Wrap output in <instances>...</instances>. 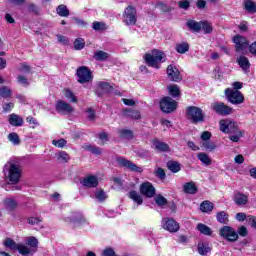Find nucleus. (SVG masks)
I'll use <instances>...</instances> for the list:
<instances>
[{"label":"nucleus","mask_w":256,"mask_h":256,"mask_svg":"<svg viewBox=\"0 0 256 256\" xmlns=\"http://www.w3.org/2000/svg\"><path fill=\"white\" fill-rule=\"evenodd\" d=\"M3 173L6 181L12 185H17L23 176V167L17 162L9 161L3 167Z\"/></svg>","instance_id":"1"},{"label":"nucleus","mask_w":256,"mask_h":256,"mask_svg":"<svg viewBox=\"0 0 256 256\" xmlns=\"http://www.w3.org/2000/svg\"><path fill=\"white\" fill-rule=\"evenodd\" d=\"M165 53L159 50H152L151 54L144 55V61L148 67H153L154 69H161V63H163V58Z\"/></svg>","instance_id":"2"},{"label":"nucleus","mask_w":256,"mask_h":256,"mask_svg":"<svg viewBox=\"0 0 256 256\" xmlns=\"http://www.w3.org/2000/svg\"><path fill=\"white\" fill-rule=\"evenodd\" d=\"M187 118L191 123L197 125V123H205V114H203V109L197 106H189L186 109Z\"/></svg>","instance_id":"3"},{"label":"nucleus","mask_w":256,"mask_h":256,"mask_svg":"<svg viewBox=\"0 0 256 256\" xmlns=\"http://www.w3.org/2000/svg\"><path fill=\"white\" fill-rule=\"evenodd\" d=\"M225 95L227 101L232 105H241L242 103H245V96H243V93H241L239 90L227 88L225 90Z\"/></svg>","instance_id":"4"},{"label":"nucleus","mask_w":256,"mask_h":256,"mask_svg":"<svg viewBox=\"0 0 256 256\" xmlns=\"http://www.w3.org/2000/svg\"><path fill=\"white\" fill-rule=\"evenodd\" d=\"M210 109L214 111L217 115H221L222 117H227V115H232L233 108L231 106L226 105L223 102H213L210 105Z\"/></svg>","instance_id":"5"},{"label":"nucleus","mask_w":256,"mask_h":256,"mask_svg":"<svg viewBox=\"0 0 256 256\" xmlns=\"http://www.w3.org/2000/svg\"><path fill=\"white\" fill-rule=\"evenodd\" d=\"M76 75L78 77V83H90L93 81V73L87 66L78 67L76 70Z\"/></svg>","instance_id":"6"},{"label":"nucleus","mask_w":256,"mask_h":256,"mask_svg":"<svg viewBox=\"0 0 256 256\" xmlns=\"http://www.w3.org/2000/svg\"><path fill=\"white\" fill-rule=\"evenodd\" d=\"M116 163H118L119 167H123L124 169H128V171H132L133 173H143V168L141 166H137V164L127 160L124 157H117Z\"/></svg>","instance_id":"7"},{"label":"nucleus","mask_w":256,"mask_h":256,"mask_svg":"<svg viewBox=\"0 0 256 256\" xmlns=\"http://www.w3.org/2000/svg\"><path fill=\"white\" fill-rule=\"evenodd\" d=\"M219 235L220 237H223V239H226V241H229L230 243H235V241L239 239V234L231 226L222 227L220 229Z\"/></svg>","instance_id":"8"},{"label":"nucleus","mask_w":256,"mask_h":256,"mask_svg":"<svg viewBox=\"0 0 256 256\" xmlns=\"http://www.w3.org/2000/svg\"><path fill=\"white\" fill-rule=\"evenodd\" d=\"M160 108L163 113H173L177 109V102L173 98L167 96L160 101Z\"/></svg>","instance_id":"9"},{"label":"nucleus","mask_w":256,"mask_h":256,"mask_svg":"<svg viewBox=\"0 0 256 256\" xmlns=\"http://www.w3.org/2000/svg\"><path fill=\"white\" fill-rule=\"evenodd\" d=\"M123 17H124L123 22L126 25H135V23H137V10H135L133 6H128L124 10Z\"/></svg>","instance_id":"10"},{"label":"nucleus","mask_w":256,"mask_h":256,"mask_svg":"<svg viewBox=\"0 0 256 256\" xmlns=\"http://www.w3.org/2000/svg\"><path fill=\"white\" fill-rule=\"evenodd\" d=\"M220 131H222V133H237V131L240 130L236 122L230 120H221Z\"/></svg>","instance_id":"11"},{"label":"nucleus","mask_w":256,"mask_h":256,"mask_svg":"<svg viewBox=\"0 0 256 256\" xmlns=\"http://www.w3.org/2000/svg\"><path fill=\"white\" fill-rule=\"evenodd\" d=\"M162 227L165 229V231H169V233H177V231L180 229L178 222L173 218L162 219Z\"/></svg>","instance_id":"12"},{"label":"nucleus","mask_w":256,"mask_h":256,"mask_svg":"<svg viewBox=\"0 0 256 256\" xmlns=\"http://www.w3.org/2000/svg\"><path fill=\"white\" fill-rule=\"evenodd\" d=\"M140 193L144 197L151 199V198L155 197L156 190L151 182H143L140 185Z\"/></svg>","instance_id":"13"},{"label":"nucleus","mask_w":256,"mask_h":256,"mask_svg":"<svg viewBox=\"0 0 256 256\" xmlns=\"http://www.w3.org/2000/svg\"><path fill=\"white\" fill-rule=\"evenodd\" d=\"M55 110L61 115H69V113H73L74 111L73 106L63 100H58L56 102Z\"/></svg>","instance_id":"14"},{"label":"nucleus","mask_w":256,"mask_h":256,"mask_svg":"<svg viewBox=\"0 0 256 256\" xmlns=\"http://www.w3.org/2000/svg\"><path fill=\"white\" fill-rule=\"evenodd\" d=\"M233 42L235 43L237 53H240V51H245V49L249 47V40L241 35L234 36Z\"/></svg>","instance_id":"15"},{"label":"nucleus","mask_w":256,"mask_h":256,"mask_svg":"<svg viewBox=\"0 0 256 256\" xmlns=\"http://www.w3.org/2000/svg\"><path fill=\"white\" fill-rule=\"evenodd\" d=\"M66 223H74V225H86L87 219L80 212H75L71 217L65 218Z\"/></svg>","instance_id":"16"},{"label":"nucleus","mask_w":256,"mask_h":256,"mask_svg":"<svg viewBox=\"0 0 256 256\" xmlns=\"http://www.w3.org/2000/svg\"><path fill=\"white\" fill-rule=\"evenodd\" d=\"M167 75L170 81L179 82L181 81V72H179V69L173 65H169L167 67Z\"/></svg>","instance_id":"17"},{"label":"nucleus","mask_w":256,"mask_h":256,"mask_svg":"<svg viewBox=\"0 0 256 256\" xmlns=\"http://www.w3.org/2000/svg\"><path fill=\"white\" fill-rule=\"evenodd\" d=\"M152 144L154 146V149L156 151H159L160 153H169V151H171V147H169V144L161 142L157 139L153 140Z\"/></svg>","instance_id":"18"},{"label":"nucleus","mask_w":256,"mask_h":256,"mask_svg":"<svg viewBox=\"0 0 256 256\" xmlns=\"http://www.w3.org/2000/svg\"><path fill=\"white\" fill-rule=\"evenodd\" d=\"M81 184L84 187H88L89 189H91L99 185V180L97 179V176H87L83 179V181H81Z\"/></svg>","instance_id":"19"},{"label":"nucleus","mask_w":256,"mask_h":256,"mask_svg":"<svg viewBox=\"0 0 256 256\" xmlns=\"http://www.w3.org/2000/svg\"><path fill=\"white\" fill-rule=\"evenodd\" d=\"M8 123L12 125V127H23V117L17 114H10L8 118Z\"/></svg>","instance_id":"20"},{"label":"nucleus","mask_w":256,"mask_h":256,"mask_svg":"<svg viewBox=\"0 0 256 256\" xmlns=\"http://www.w3.org/2000/svg\"><path fill=\"white\" fill-rule=\"evenodd\" d=\"M238 65L242 68L244 73H249V69H251V63L249 62V58L245 56H240L237 59Z\"/></svg>","instance_id":"21"},{"label":"nucleus","mask_w":256,"mask_h":256,"mask_svg":"<svg viewBox=\"0 0 256 256\" xmlns=\"http://www.w3.org/2000/svg\"><path fill=\"white\" fill-rule=\"evenodd\" d=\"M3 205L5 209H7V211H15L19 204L17 203V200H15V198L8 197L3 200Z\"/></svg>","instance_id":"22"},{"label":"nucleus","mask_w":256,"mask_h":256,"mask_svg":"<svg viewBox=\"0 0 256 256\" xmlns=\"http://www.w3.org/2000/svg\"><path fill=\"white\" fill-rule=\"evenodd\" d=\"M201 23L202 21L197 22L195 20H188L186 23V27H188V29L192 31V33H200Z\"/></svg>","instance_id":"23"},{"label":"nucleus","mask_w":256,"mask_h":256,"mask_svg":"<svg viewBox=\"0 0 256 256\" xmlns=\"http://www.w3.org/2000/svg\"><path fill=\"white\" fill-rule=\"evenodd\" d=\"M124 117H129L130 119H141V112L139 110H134L131 108H126L123 110Z\"/></svg>","instance_id":"24"},{"label":"nucleus","mask_w":256,"mask_h":256,"mask_svg":"<svg viewBox=\"0 0 256 256\" xmlns=\"http://www.w3.org/2000/svg\"><path fill=\"white\" fill-rule=\"evenodd\" d=\"M16 251H18L20 255H23V256L34 255L35 253L34 249H30L29 246H26L25 244H18Z\"/></svg>","instance_id":"25"},{"label":"nucleus","mask_w":256,"mask_h":256,"mask_svg":"<svg viewBox=\"0 0 256 256\" xmlns=\"http://www.w3.org/2000/svg\"><path fill=\"white\" fill-rule=\"evenodd\" d=\"M247 201H248V197L247 195L238 192L234 195V203H236V205H247Z\"/></svg>","instance_id":"26"},{"label":"nucleus","mask_w":256,"mask_h":256,"mask_svg":"<svg viewBox=\"0 0 256 256\" xmlns=\"http://www.w3.org/2000/svg\"><path fill=\"white\" fill-rule=\"evenodd\" d=\"M211 245L207 242L198 243V253L199 255H207V253H211Z\"/></svg>","instance_id":"27"},{"label":"nucleus","mask_w":256,"mask_h":256,"mask_svg":"<svg viewBox=\"0 0 256 256\" xmlns=\"http://www.w3.org/2000/svg\"><path fill=\"white\" fill-rule=\"evenodd\" d=\"M97 85L98 88L96 90V93H99V91H102V93H111V91H113V86H111L107 82H98Z\"/></svg>","instance_id":"28"},{"label":"nucleus","mask_w":256,"mask_h":256,"mask_svg":"<svg viewBox=\"0 0 256 256\" xmlns=\"http://www.w3.org/2000/svg\"><path fill=\"white\" fill-rule=\"evenodd\" d=\"M184 193H188L189 195H195L197 193V186L195 182H187L183 186Z\"/></svg>","instance_id":"29"},{"label":"nucleus","mask_w":256,"mask_h":256,"mask_svg":"<svg viewBox=\"0 0 256 256\" xmlns=\"http://www.w3.org/2000/svg\"><path fill=\"white\" fill-rule=\"evenodd\" d=\"M214 207L215 205L212 202L206 200L200 204V211H202V213H211Z\"/></svg>","instance_id":"30"},{"label":"nucleus","mask_w":256,"mask_h":256,"mask_svg":"<svg viewBox=\"0 0 256 256\" xmlns=\"http://www.w3.org/2000/svg\"><path fill=\"white\" fill-rule=\"evenodd\" d=\"M93 59H95V61H107V59H109V53L98 50L94 53Z\"/></svg>","instance_id":"31"},{"label":"nucleus","mask_w":256,"mask_h":256,"mask_svg":"<svg viewBox=\"0 0 256 256\" xmlns=\"http://www.w3.org/2000/svg\"><path fill=\"white\" fill-rule=\"evenodd\" d=\"M201 30L205 35H211L213 33V24L207 20L201 22Z\"/></svg>","instance_id":"32"},{"label":"nucleus","mask_w":256,"mask_h":256,"mask_svg":"<svg viewBox=\"0 0 256 256\" xmlns=\"http://www.w3.org/2000/svg\"><path fill=\"white\" fill-rule=\"evenodd\" d=\"M216 219L218 223H222L223 225H227L229 223V214L225 211L218 212L216 214Z\"/></svg>","instance_id":"33"},{"label":"nucleus","mask_w":256,"mask_h":256,"mask_svg":"<svg viewBox=\"0 0 256 256\" xmlns=\"http://www.w3.org/2000/svg\"><path fill=\"white\" fill-rule=\"evenodd\" d=\"M56 13L60 17H69V15H70L69 8H67V5H65V4L59 5L56 8Z\"/></svg>","instance_id":"34"},{"label":"nucleus","mask_w":256,"mask_h":256,"mask_svg":"<svg viewBox=\"0 0 256 256\" xmlns=\"http://www.w3.org/2000/svg\"><path fill=\"white\" fill-rule=\"evenodd\" d=\"M129 197L134 201V203H137V205H143V197H141L137 191H130Z\"/></svg>","instance_id":"35"},{"label":"nucleus","mask_w":256,"mask_h":256,"mask_svg":"<svg viewBox=\"0 0 256 256\" xmlns=\"http://www.w3.org/2000/svg\"><path fill=\"white\" fill-rule=\"evenodd\" d=\"M118 135L122 139H127L128 141H130L134 137L133 136V131L128 130V129H120V130H118Z\"/></svg>","instance_id":"36"},{"label":"nucleus","mask_w":256,"mask_h":256,"mask_svg":"<svg viewBox=\"0 0 256 256\" xmlns=\"http://www.w3.org/2000/svg\"><path fill=\"white\" fill-rule=\"evenodd\" d=\"M197 229L202 235H213V230L211 228L203 223H199L197 225Z\"/></svg>","instance_id":"37"},{"label":"nucleus","mask_w":256,"mask_h":256,"mask_svg":"<svg viewBox=\"0 0 256 256\" xmlns=\"http://www.w3.org/2000/svg\"><path fill=\"white\" fill-rule=\"evenodd\" d=\"M12 95H13V91L10 90L9 87L7 86L0 87V97H2V99H10Z\"/></svg>","instance_id":"38"},{"label":"nucleus","mask_w":256,"mask_h":256,"mask_svg":"<svg viewBox=\"0 0 256 256\" xmlns=\"http://www.w3.org/2000/svg\"><path fill=\"white\" fill-rule=\"evenodd\" d=\"M167 168L172 173H179V171H181V164H179V162L169 161L167 163Z\"/></svg>","instance_id":"39"},{"label":"nucleus","mask_w":256,"mask_h":256,"mask_svg":"<svg viewBox=\"0 0 256 256\" xmlns=\"http://www.w3.org/2000/svg\"><path fill=\"white\" fill-rule=\"evenodd\" d=\"M26 245L29 246L30 249L34 250V253H37V247L39 246V240L35 237H29L27 239Z\"/></svg>","instance_id":"40"},{"label":"nucleus","mask_w":256,"mask_h":256,"mask_svg":"<svg viewBox=\"0 0 256 256\" xmlns=\"http://www.w3.org/2000/svg\"><path fill=\"white\" fill-rule=\"evenodd\" d=\"M176 51L177 53H180V55H183L189 51V43L187 42H182L176 44Z\"/></svg>","instance_id":"41"},{"label":"nucleus","mask_w":256,"mask_h":256,"mask_svg":"<svg viewBox=\"0 0 256 256\" xmlns=\"http://www.w3.org/2000/svg\"><path fill=\"white\" fill-rule=\"evenodd\" d=\"M197 157H198L199 161H201V163H203V165H207V166L211 165V158L206 153L200 152L197 154Z\"/></svg>","instance_id":"42"},{"label":"nucleus","mask_w":256,"mask_h":256,"mask_svg":"<svg viewBox=\"0 0 256 256\" xmlns=\"http://www.w3.org/2000/svg\"><path fill=\"white\" fill-rule=\"evenodd\" d=\"M168 93L171 95V97H179L181 95V90L179 89V86L177 85H170L167 87Z\"/></svg>","instance_id":"43"},{"label":"nucleus","mask_w":256,"mask_h":256,"mask_svg":"<svg viewBox=\"0 0 256 256\" xmlns=\"http://www.w3.org/2000/svg\"><path fill=\"white\" fill-rule=\"evenodd\" d=\"M8 141H10V143L12 145H20V143H21L19 134L15 133V132H11L10 134H8Z\"/></svg>","instance_id":"44"},{"label":"nucleus","mask_w":256,"mask_h":256,"mask_svg":"<svg viewBox=\"0 0 256 256\" xmlns=\"http://www.w3.org/2000/svg\"><path fill=\"white\" fill-rule=\"evenodd\" d=\"M83 149L85 151H90V153H93V155H101L102 150L100 147L93 146V145H84Z\"/></svg>","instance_id":"45"},{"label":"nucleus","mask_w":256,"mask_h":256,"mask_svg":"<svg viewBox=\"0 0 256 256\" xmlns=\"http://www.w3.org/2000/svg\"><path fill=\"white\" fill-rule=\"evenodd\" d=\"M244 7L248 13H256V4L252 0H246Z\"/></svg>","instance_id":"46"},{"label":"nucleus","mask_w":256,"mask_h":256,"mask_svg":"<svg viewBox=\"0 0 256 256\" xmlns=\"http://www.w3.org/2000/svg\"><path fill=\"white\" fill-rule=\"evenodd\" d=\"M202 147H204V149H206V151H215V149H217V144H215V142L208 140L206 142H202Z\"/></svg>","instance_id":"47"},{"label":"nucleus","mask_w":256,"mask_h":256,"mask_svg":"<svg viewBox=\"0 0 256 256\" xmlns=\"http://www.w3.org/2000/svg\"><path fill=\"white\" fill-rule=\"evenodd\" d=\"M4 245L11 249L12 251H17V247H19V244H16V242H14L11 238H7L4 241Z\"/></svg>","instance_id":"48"},{"label":"nucleus","mask_w":256,"mask_h":256,"mask_svg":"<svg viewBox=\"0 0 256 256\" xmlns=\"http://www.w3.org/2000/svg\"><path fill=\"white\" fill-rule=\"evenodd\" d=\"M85 47V40L78 38L74 41V49L76 51H81Z\"/></svg>","instance_id":"49"},{"label":"nucleus","mask_w":256,"mask_h":256,"mask_svg":"<svg viewBox=\"0 0 256 256\" xmlns=\"http://www.w3.org/2000/svg\"><path fill=\"white\" fill-rule=\"evenodd\" d=\"M154 200H155L156 205H158V207H163L167 204V200L162 195L156 196L154 198Z\"/></svg>","instance_id":"50"},{"label":"nucleus","mask_w":256,"mask_h":256,"mask_svg":"<svg viewBox=\"0 0 256 256\" xmlns=\"http://www.w3.org/2000/svg\"><path fill=\"white\" fill-rule=\"evenodd\" d=\"M52 145H54V147H58L59 149H63V147L67 145V140L66 139L53 140Z\"/></svg>","instance_id":"51"},{"label":"nucleus","mask_w":256,"mask_h":256,"mask_svg":"<svg viewBox=\"0 0 256 256\" xmlns=\"http://www.w3.org/2000/svg\"><path fill=\"white\" fill-rule=\"evenodd\" d=\"M241 137H243V132H241V130H238L237 132H234V135H231L229 137L230 141H233L234 143H238L239 139H241Z\"/></svg>","instance_id":"52"},{"label":"nucleus","mask_w":256,"mask_h":256,"mask_svg":"<svg viewBox=\"0 0 256 256\" xmlns=\"http://www.w3.org/2000/svg\"><path fill=\"white\" fill-rule=\"evenodd\" d=\"M95 198L98 201H105L107 199V194H105V191H103V190H98L95 193Z\"/></svg>","instance_id":"53"},{"label":"nucleus","mask_w":256,"mask_h":256,"mask_svg":"<svg viewBox=\"0 0 256 256\" xmlns=\"http://www.w3.org/2000/svg\"><path fill=\"white\" fill-rule=\"evenodd\" d=\"M154 173H155L156 177H158V179H161L162 181L166 177L165 170H163V168H156L154 170Z\"/></svg>","instance_id":"54"},{"label":"nucleus","mask_w":256,"mask_h":256,"mask_svg":"<svg viewBox=\"0 0 256 256\" xmlns=\"http://www.w3.org/2000/svg\"><path fill=\"white\" fill-rule=\"evenodd\" d=\"M92 29H94V31H103L105 30V23L93 22Z\"/></svg>","instance_id":"55"},{"label":"nucleus","mask_w":256,"mask_h":256,"mask_svg":"<svg viewBox=\"0 0 256 256\" xmlns=\"http://www.w3.org/2000/svg\"><path fill=\"white\" fill-rule=\"evenodd\" d=\"M214 79H218V80H221L223 79V71H221V68L219 66H216L214 68Z\"/></svg>","instance_id":"56"},{"label":"nucleus","mask_w":256,"mask_h":256,"mask_svg":"<svg viewBox=\"0 0 256 256\" xmlns=\"http://www.w3.org/2000/svg\"><path fill=\"white\" fill-rule=\"evenodd\" d=\"M58 159L63 161V163H67V161H69V154H67L65 151H60L58 153Z\"/></svg>","instance_id":"57"},{"label":"nucleus","mask_w":256,"mask_h":256,"mask_svg":"<svg viewBox=\"0 0 256 256\" xmlns=\"http://www.w3.org/2000/svg\"><path fill=\"white\" fill-rule=\"evenodd\" d=\"M65 97L67 99H70L72 103H77V98L75 97V94L71 92V90L69 89L65 90Z\"/></svg>","instance_id":"58"},{"label":"nucleus","mask_w":256,"mask_h":256,"mask_svg":"<svg viewBox=\"0 0 256 256\" xmlns=\"http://www.w3.org/2000/svg\"><path fill=\"white\" fill-rule=\"evenodd\" d=\"M200 137L202 141L207 142V141H211L212 134L209 131H204L202 132Z\"/></svg>","instance_id":"59"},{"label":"nucleus","mask_w":256,"mask_h":256,"mask_svg":"<svg viewBox=\"0 0 256 256\" xmlns=\"http://www.w3.org/2000/svg\"><path fill=\"white\" fill-rule=\"evenodd\" d=\"M19 71H21L22 73H31V66L27 63H22Z\"/></svg>","instance_id":"60"},{"label":"nucleus","mask_w":256,"mask_h":256,"mask_svg":"<svg viewBox=\"0 0 256 256\" xmlns=\"http://www.w3.org/2000/svg\"><path fill=\"white\" fill-rule=\"evenodd\" d=\"M116 255L117 254H115V250H113V248H106L102 252V256H116Z\"/></svg>","instance_id":"61"},{"label":"nucleus","mask_w":256,"mask_h":256,"mask_svg":"<svg viewBox=\"0 0 256 256\" xmlns=\"http://www.w3.org/2000/svg\"><path fill=\"white\" fill-rule=\"evenodd\" d=\"M248 231H247V227L245 226H241L240 228H238V235H240V237H247L248 235Z\"/></svg>","instance_id":"62"},{"label":"nucleus","mask_w":256,"mask_h":256,"mask_svg":"<svg viewBox=\"0 0 256 256\" xmlns=\"http://www.w3.org/2000/svg\"><path fill=\"white\" fill-rule=\"evenodd\" d=\"M13 107H15V104H13L12 102L5 103L2 105V109L5 113L11 111V109H13Z\"/></svg>","instance_id":"63"},{"label":"nucleus","mask_w":256,"mask_h":256,"mask_svg":"<svg viewBox=\"0 0 256 256\" xmlns=\"http://www.w3.org/2000/svg\"><path fill=\"white\" fill-rule=\"evenodd\" d=\"M41 221L42 220L40 218H35V217L28 218L29 225H39V223H41Z\"/></svg>","instance_id":"64"}]
</instances>
